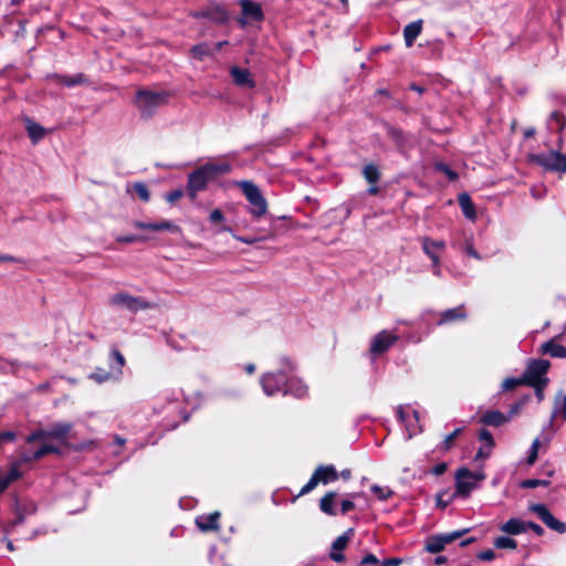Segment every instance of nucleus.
<instances>
[{
  "mask_svg": "<svg viewBox=\"0 0 566 566\" xmlns=\"http://www.w3.org/2000/svg\"><path fill=\"white\" fill-rule=\"evenodd\" d=\"M432 247H438L439 250H443L446 248V243L443 241H434L429 238L422 239V249L424 253L432 260L433 272L436 275H440V259L439 255L432 251Z\"/></svg>",
  "mask_w": 566,
  "mask_h": 566,
  "instance_id": "nucleus-17",
  "label": "nucleus"
},
{
  "mask_svg": "<svg viewBox=\"0 0 566 566\" xmlns=\"http://www.w3.org/2000/svg\"><path fill=\"white\" fill-rule=\"evenodd\" d=\"M17 438L15 433L13 431H3L0 433V441L1 443L4 442H12Z\"/></svg>",
  "mask_w": 566,
  "mask_h": 566,
  "instance_id": "nucleus-46",
  "label": "nucleus"
},
{
  "mask_svg": "<svg viewBox=\"0 0 566 566\" xmlns=\"http://www.w3.org/2000/svg\"><path fill=\"white\" fill-rule=\"evenodd\" d=\"M461 432V429H455L452 433L448 434L444 439L446 449H449L452 441Z\"/></svg>",
  "mask_w": 566,
  "mask_h": 566,
  "instance_id": "nucleus-51",
  "label": "nucleus"
},
{
  "mask_svg": "<svg viewBox=\"0 0 566 566\" xmlns=\"http://www.w3.org/2000/svg\"><path fill=\"white\" fill-rule=\"evenodd\" d=\"M219 516H220L219 512H213L208 515L198 516L196 518V525L201 531H205V532L219 530V524H218Z\"/></svg>",
  "mask_w": 566,
  "mask_h": 566,
  "instance_id": "nucleus-19",
  "label": "nucleus"
},
{
  "mask_svg": "<svg viewBox=\"0 0 566 566\" xmlns=\"http://www.w3.org/2000/svg\"><path fill=\"white\" fill-rule=\"evenodd\" d=\"M128 191H135L139 199L144 202H148L150 193L147 186L143 182H136L128 187Z\"/></svg>",
  "mask_w": 566,
  "mask_h": 566,
  "instance_id": "nucleus-31",
  "label": "nucleus"
},
{
  "mask_svg": "<svg viewBox=\"0 0 566 566\" xmlns=\"http://www.w3.org/2000/svg\"><path fill=\"white\" fill-rule=\"evenodd\" d=\"M485 479L482 470L472 472L461 468L455 473V496L467 497Z\"/></svg>",
  "mask_w": 566,
  "mask_h": 566,
  "instance_id": "nucleus-3",
  "label": "nucleus"
},
{
  "mask_svg": "<svg viewBox=\"0 0 566 566\" xmlns=\"http://www.w3.org/2000/svg\"><path fill=\"white\" fill-rule=\"evenodd\" d=\"M242 12L245 17L253 20L262 19V10L260 4L251 0H241L240 1Z\"/></svg>",
  "mask_w": 566,
  "mask_h": 566,
  "instance_id": "nucleus-23",
  "label": "nucleus"
},
{
  "mask_svg": "<svg viewBox=\"0 0 566 566\" xmlns=\"http://www.w3.org/2000/svg\"><path fill=\"white\" fill-rule=\"evenodd\" d=\"M491 451L492 449L485 448V444H483L475 454V460L478 461L488 459L491 454Z\"/></svg>",
  "mask_w": 566,
  "mask_h": 566,
  "instance_id": "nucleus-45",
  "label": "nucleus"
},
{
  "mask_svg": "<svg viewBox=\"0 0 566 566\" xmlns=\"http://www.w3.org/2000/svg\"><path fill=\"white\" fill-rule=\"evenodd\" d=\"M522 385H526L523 376L520 378H506L502 384V388L504 390H512V389L516 388L517 386H522Z\"/></svg>",
  "mask_w": 566,
  "mask_h": 566,
  "instance_id": "nucleus-37",
  "label": "nucleus"
},
{
  "mask_svg": "<svg viewBox=\"0 0 566 566\" xmlns=\"http://www.w3.org/2000/svg\"><path fill=\"white\" fill-rule=\"evenodd\" d=\"M459 203L462 209L463 214L471 221H475L476 212L475 207L467 193H462L459 196Z\"/></svg>",
  "mask_w": 566,
  "mask_h": 566,
  "instance_id": "nucleus-24",
  "label": "nucleus"
},
{
  "mask_svg": "<svg viewBox=\"0 0 566 566\" xmlns=\"http://www.w3.org/2000/svg\"><path fill=\"white\" fill-rule=\"evenodd\" d=\"M494 546L501 549H515L517 544L516 541L511 537L500 536L494 539Z\"/></svg>",
  "mask_w": 566,
  "mask_h": 566,
  "instance_id": "nucleus-32",
  "label": "nucleus"
},
{
  "mask_svg": "<svg viewBox=\"0 0 566 566\" xmlns=\"http://www.w3.org/2000/svg\"><path fill=\"white\" fill-rule=\"evenodd\" d=\"M237 240L241 241V242H244V243H248V244H251V243H254L256 240L255 239H245V238H242V237H238V235H233Z\"/></svg>",
  "mask_w": 566,
  "mask_h": 566,
  "instance_id": "nucleus-60",
  "label": "nucleus"
},
{
  "mask_svg": "<svg viewBox=\"0 0 566 566\" xmlns=\"http://www.w3.org/2000/svg\"><path fill=\"white\" fill-rule=\"evenodd\" d=\"M167 99V94L156 93L150 91L139 92L137 95V104L144 112H150L154 107L164 104Z\"/></svg>",
  "mask_w": 566,
  "mask_h": 566,
  "instance_id": "nucleus-11",
  "label": "nucleus"
},
{
  "mask_svg": "<svg viewBox=\"0 0 566 566\" xmlns=\"http://www.w3.org/2000/svg\"><path fill=\"white\" fill-rule=\"evenodd\" d=\"M94 444H95L94 441H90L87 443H84V444L77 447L76 450L87 449V448L94 447Z\"/></svg>",
  "mask_w": 566,
  "mask_h": 566,
  "instance_id": "nucleus-63",
  "label": "nucleus"
},
{
  "mask_svg": "<svg viewBox=\"0 0 566 566\" xmlns=\"http://www.w3.org/2000/svg\"><path fill=\"white\" fill-rule=\"evenodd\" d=\"M500 530L510 535H518L526 531V523L520 518H510L501 525Z\"/></svg>",
  "mask_w": 566,
  "mask_h": 566,
  "instance_id": "nucleus-22",
  "label": "nucleus"
},
{
  "mask_svg": "<svg viewBox=\"0 0 566 566\" xmlns=\"http://www.w3.org/2000/svg\"><path fill=\"white\" fill-rule=\"evenodd\" d=\"M527 528H531L532 531H534L537 535H543L544 533V530L536 523H533V522H528L526 523V530Z\"/></svg>",
  "mask_w": 566,
  "mask_h": 566,
  "instance_id": "nucleus-53",
  "label": "nucleus"
},
{
  "mask_svg": "<svg viewBox=\"0 0 566 566\" xmlns=\"http://www.w3.org/2000/svg\"><path fill=\"white\" fill-rule=\"evenodd\" d=\"M212 180L203 166L191 172L188 178L187 191L190 198L195 199L197 193L205 189L208 181Z\"/></svg>",
  "mask_w": 566,
  "mask_h": 566,
  "instance_id": "nucleus-10",
  "label": "nucleus"
},
{
  "mask_svg": "<svg viewBox=\"0 0 566 566\" xmlns=\"http://www.w3.org/2000/svg\"><path fill=\"white\" fill-rule=\"evenodd\" d=\"M398 340V336L388 331H381L374 336L370 344V353L378 355L387 350Z\"/></svg>",
  "mask_w": 566,
  "mask_h": 566,
  "instance_id": "nucleus-12",
  "label": "nucleus"
},
{
  "mask_svg": "<svg viewBox=\"0 0 566 566\" xmlns=\"http://www.w3.org/2000/svg\"><path fill=\"white\" fill-rule=\"evenodd\" d=\"M527 400V398L524 399V401H522L521 403L516 405L514 408H512V411L511 413L512 415H515L518 412L520 408L522 407V405Z\"/></svg>",
  "mask_w": 566,
  "mask_h": 566,
  "instance_id": "nucleus-64",
  "label": "nucleus"
},
{
  "mask_svg": "<svg viewBox=\"0 0 566 566\" xmlns=\"http://www.w3.org/2000/svg\"><path fill=\"white\" fill-rule=\"evenodd\" d=\"M547 482L546 481H542V480H526L522 483V486L524 488H536L538 485H546Z\"/></svg>",
  "mask_w": 566,
  "mask_h": 566,
  "instance_id": "nucleus-49",
  "label": "nucleus"
},
{
  "mask_svg": "<svg viewBox=\"0 0 566 566\" xmlns=\"http://www.w3.org/2000/svg\"><path fill=\"white\" fill-rule=\"evenodd\" d=\"M464 251L468 255H470L474 259H478V260L481 259L480 254L476 252V250L473 248V245L470 242H467Z\"/></svg>",
  "mask_w": 566,
  "mask_h": 566,
  "instance_id": "nucleus-50",
  "label": "nucleus"
},
{
  "mask_svg": "<svg viewBox=\"0 0 566 566\" xmlns=\"http://www.w3.org/2000/svg\"><path fill=\"white\" fill-rule=\"evenodd\" d=\"M532 161L543 166L545 169L554 171H566V155L558 151H549L548 154L533 155Z\"/></svg>",
  "mask_w": 566,
  "mask_h": 566,
  "instance_id": "nucleus-7",
  "label": "nucleus"
},
{
  "mask_svg": "<svg viewBox=\"0 0 566 566\" xmlns=\"http://www.w3.org/2000/svg\"><path fill=\"white\" fill-rule=\"evenodd\" d=\"M261 385L263 387L264 392L268 396H272L275 392H279L281 389H283L286 385V376L282 373L273 374L269 373L265 374L261 379Z\"/></svg>",
  "mask_w": 566,
  "mask_h": 566,
  "instance_id": "nucleus-13",
  "label": "nucleus"
},
{
  "mask_svg": "<svg viewBox=\"0 0 566 566\" xmlns=\"http://www.w3.org/2000/svg\"><path fill=\"white\" fill-rule=\"evenodd\" d=\"M378 563V559L375 555L373 554H368L366 555L363 559H361V564L363 565H367V564H377Z\"/></svg>",
  "mask_w": 566,
  "mask_h": 566,
  "instance_id": "nucleus-56",
  "label": "nucleus"
},
{
  "mask_svg": "<svg viewBox=\"0 0 566 566\" xmlns=\"http://www.w3.org/2000/svg\"><path fill=\"white\" fill-rule=\"evenodd\" d=\"M231 75L235 84L244 87H253L254 82L251 77V73L248 70L233 67L231 70Z\"/></svg>",
  "mask_w": 566,
  "mask_h": 566,
  "instance_id": "nucleus-21",
  "label": "nucleus"
},
{
  "mask_svg": "<svg viewBox=\"0 0 566 566\" xmlns=\"http://www.w3.org/2000/svg\"><path fill=\"white\" fill-rule=\"evenodd\" d=\"M481 420L490 426H500L506 421V418L500 411H490L484 413Z\"/></svg>",
  "mask_w": 566,
  "mask_h": 566,
  "instance_id": "nucleus-29",
  "label": "nucleus"
},
{
  "mask_svg": "<svg viewBox=\"0 0 566 566\" xmlns=\"http://www.w3.org/2000/svg\"><path fill=\"white\" fill-rule=\"evenodd\" d=\"M244 370L248 373V374H253L254 370H255V366L253 364H248L244 366Z\"/></svg>",
  "mask_w": 566,
  "mask_h": 566,
  "instance_id": "nucleus-61",
  "label": "nucleus"
},
{
  "mask_svg": "<svg viewBox=\"0 0 566 566\" xmlns=\"http://www.w3.org/2000/svg\"><path fill=\"white\" fill-rule=\"evenodd\" d=\"M108 303L113 307L129 312H139L150 306L145 298L134 296L127 292H117L113 294L109 297Z\"/></svg>",
  "mask_w": 566,
  "mask_h": 566,
  "instance_id": "nucleus-5",
  "label": "nucleus"
},
{
  "mask_svg": "<svg viewBox=\"0 0 566 566\" xmlns=\"http://www.w3.org/2000/svg\"><path fill=\"white\" fill-rule=\"evenodd\" d=\"M464 317H465V313L462 307L448 310L442 314V317L439 321V324H443L447 322H451V321L460 319V318H464Z\"/></svg>",
  "mask_w": 566,
  "mask_h": 566,
  "instance_id": "nucleus-30",
  "label": "nucleus"
},
{
  "mask_svg": "<svg viewBox=\"0 0 566 566\" xmlns=\"http://www.w3.org/2000/svg\"><path fill=\"white\" fill-rule=\"evenodd\" d=\"M14 260L11 255H0V262H13Z\"/></svg>",
  "mask_w": 566,
  "mask_h": 566,
  "instance_id": "nucleus-62",
  "label": "nucleus"
},
{
  "mask_svg": "<svg viewBox=\"0 0 566 566\" xmlns=\"http://www.w3.org/2000/svg\"><path fill=\"white\" fill-rule=\"evenodd\" d=\"M548 380H542L537 382L526 384L527 386H531L536 391V397L541 401L544 399V388L546 387Z\"/></svg>",
  "mask_w": 566,
  "mask_h": 566,
  "instance_id": "nucleus-39",
  "label": "nucleus"
},
{
  "mask_svg": "<svg viewBox=\"0 0 566 566\" xmlns=\"http://www.w3.org/2000/svg\"><path fill=\"white\" fill-rule=\"evenodd\" d=\"M71 429H72V424L69 422L55 423L46 430L41 429V430H36L33 433H31L25 439V443L30 444L35 441H42L43 444L41 447H43L44 444L54 447L53 444L46 443V441L48 440H56L60 443L66 446L67 444V442H66L67 434L70 433Z\"/></svg>",
  "mask_w": 566,
  "mask_h": 566,
  "instance_id": "nucleus-2",
  "label": "nucleus"
},
{
  "mask_svg": "<svg viewBox=\"0 0 566 566\" xmlns=\"http://www.w3.org/2000/svg\"><path fill=\"white\" fill-rule=\"evenodd\" d=\"M364 176L370 184H376L379 179V171L376 166L367 165L364 168Z\"/></svg>",
  "mask_w": 566,
  "mask_h": 566,
  "instance_id": "nucleus-35",
  "label": "nucleus"
},
{
  "mask_svg": "<svg viewBox=\"0 0 566 566\" xmlns=\"http://www.w3.org/2000/svg\"><path fill=\"white\" fill-rule=\"evenodd\" d=\"M114 356H115L116 360L118 361V364L120 366H123L124 363H125V359H124L123 355L120 353H118V352H115Z\"/></svg>",
  "mask_w": 566,
  "mask_h": 566,
  "instance_id": "nucleus-59",
  "label": "nucleus"
},
{
  "mask_svg": "<svg viewBox=\"0 0 566 566\" xmlns=\"http://www.w3.org/2000/svg\"><path fill=\"white\" fill-rule=\"evenodd\" d=\"M480 440L483 442V444H485V448L493 449L494 440L492 438V434L489 431H486V430L481 431Z\"/></svg>",
  "mask_w": 566,
  "mask_h": 566,
  "instance_id": "nucleus-41",
  "label": "nucleus"
},
{
  "mask_svg": "<svg viewBox=\"0 0 566 566\" xmlns=\"http://www.w3.org/2000/svg\"><path fill=\"white\" fill-rule=\"evenodd\" d=\"M335 497H336L335 492H328L321 499L319 507L325 514H328V515L336 514V511L334 507Z\"/></svg>",
  "mask_w": 566,
  "mask_h": 566,
  "instance_id": "nucleus-28",
  "label": "nucleus"
},
{
  "mask_svg": "<svg viewBox=\"0 0 566 566\" xmlns=\"http://www.w3.org/2000/svg\"><path fill=\"white\" fill-rule=\"evenodd\" d=\"M549 368V361L541 359V360H532L528 363L527 368L523 375L526 384L537 382L542 380H548L545 377Z\"/></svg>",
  "mask_w": 566,
  "mask_h": 566,
  "instance_id": "nucleus-9",
  "label": "nucleus"
},
{
  "mask_svg": "<svg viewBox=\"0 0 566 566\" xmlns=\"http://www.w3.org/2000/svg\"><path fill=\"white\" fill-rule=\"evenodd\" d=\"M548 126L551 129L562 130L564 127V119L562 115L557 112L552 113L548 119Z\"/></svg>",
  "mask_w": 566,
  "mask_h": 566,
  "instance_id": "nucleus-36",
  "label": "nucleus"
},
{
  "mask_svg": "<svg viewBox=\"0 0 566 566\" xmlns=\"http://www.w3.org/2000/svg\"><path fill=\"white\" fill-rule=\"evenodd\" d=\"M439 169L441 171H443L450 179H455L457 178V174L453 172L451 169H449V167L444 166V165H440L439 166Z\"/></svg>",
  "mask_w": 566,
  "mask_h": 566,
  "instance_id": "nucleus-57",
  "label": "nucleus"
},
{
  "mask_svg": "<svg viewBox=\"0 0 566 566\" xmlns=\"http://www.w3.org/2000/svg\"><path fill=\"white\" fill-rule=\"evenodd\" d=\"M398 415H399V417L401 418V420H402V421H406V422H407L406 427H407V430H408V432H409V437H412L413 434H416V433H418V432H420V431H421V428H420V427L416 428L412 423H410V422L406 419V417H405V412H403V410H402V409H399Z\"/></svg>",
  "mask_w": 566,
  "mask_h": 566,
  "instance_id": "nucleus-40",
  "label": "nucleus"
},
{
  "mask_svg": "<svg viewBox=\"0 0 566 566\" xmlns=\"http://www.w3.org/2000/svg\"><path fill=\"white\" fill-rule=\"evenodd\" d=\"M421 30H422V21L421 20L411 22L405 27L403 38H405L407 48L412 46L415 40L420 34Z\"/></svg>",
  "mask_w": 566,
  "mask_h": 566,
  "instance_id": "nucleus-20",
  "label": "nucleus"
},
{
  "mask_svg": "<svg viewBox=\"0 0 566 566\" xmlns=\"http://www.w3.org/2000/svg\"><path fill=\"white\" fill-rule=\"evenodd\" d=\"M542 352L544 354H548L553 357L565 358L566 357V347L556 343L555 340H549L542 345Z\"/></svg>",
  "mask_w": 566,
  "mask_h": 566,
  "instance_id": "nucleus-25",
  "label": "nucleus"
},
{
  "mask_svg": "<svg viewBox=\"0 0 566 566\" xmlns=\"http://www.w3.org/2000/svg\"><path fill=\"white\" fill-rule=\"evenodd\" d=\"M25 128L33 143H38L45 135V129L31 119L25 120Z\"/></svg>",
  "mask_w": 566,
  "mask_h": 566,
  "instance_id": "nucleus-27",
  "label": "nucleus"
},
{
  "mask_svg": "<svg viewBox=\"0 0 566 566\" xmlns=\"http://www.w3.org/2000/svg\"><path fill=\"white\" fill-rule=\"evenodd\" d=\"M138 240H139L138 237H136L134 234L117 235L116 237V241L118 243H125V244L134 243V242H137Z\"/></svg>",
  "mask_w": 566,
  "mask_h": 566,
  "instance_id": "nucleus-43",
  "label": "nucleus"
},
{
  "mask_svg": "<svg viewBox=\"0 0 566 566\" xmlns=\"http://www.w3.org/2000/svg\"><path fill=\"white\" fill-rule=\"evenodd\" d=\"M481 560L490 562L495 558V553L492 549H485L478 556Z\"/></svg>",
  "mask_w": 566,
  "mask_h": 566,
  "instance_id": "nucleus-48",
  "label": "nucleus"
},
{
  "mask_svg": "<svg viewBox=\"0 0 566 566\" xmlns=\"http://www.w3.org/2000/svg\"><path fill=\"white\" fill-rule=\"evenodd\" d=\"M337 479L338 473L333 465H321L315 470L310 481L302 488L300 494L303 495L311 492L319 482L327 484Z\"/></svg>",
  "mask_w": 566,
  "mask_h": 566,
  "instance_id": "nucleus-6",
  "label": "nucleus"
},
{
  "mask_svg": "<svg viewBox=\"0 0 566 566\" xmlns=\"http://www.w3.org/2000/svg\"><path fill=\"white\" fill-rule=\"evenodd\" d=\"M353 536V530L349 528L343 535L338 536L332 544V551L329 553L331 559L334 562L340 563L345 559L342 552L347 547L350 538Z\"/></svg>",
  "mask_w": 566,
  "mask_h": 566,
  "instance_id": "nucleus-15",
  "label": "nucleus"
},
{
  "mask_svg": "<svg viewBox=\"0 0 566 566\" xmlns=\"http://www.w3.org/2000/svg\"><path fill=\"white\" fill-rule=\"evenodd\" d=\"M558 413H562L564 420L566 419V396L563 398L562 403L558 401L556 402L554 416H557Z\"/></svg>",
  "mask_w": 566,
  "mask_h": 566,
  "instance_id": "nucleus-44",
  "label": "nucleus"
},
{
  "mask_svg": "<svg viewBox=\"0 0 566 566\" xmlns=\"http://www.w3.org/2000/svg\"><path fill=\"white\" fill-rule=\"evenodd\" d=\"M530 511L535 513L553 531L560 534L566 532V524L555 518L544 504H532Z\"/></svg>",
  "mask_w": 566,
  "mask_h": 566,
  "instance_id": "nucleus-8",
  "label": "nucleus"
},
{
  "mask_svg": "<svg viewBox=\"0 0 566 566\" xmlns=\"http://www.w3.org/2000/svg\"><path fill=\"white\" fill-rule=\"evenodd\" d=\"M538 449H539V440L535 439L531 446V451H530V454L526 460V463L528 465H532L535 463V461L537 459Z\"/></svg>",
  "mask_w": 566,
  "mask_h": 566,
  "instance_id": "nucleus-38",
  "label": "nucleus"
},
{
  "mask_svg": "<svg viewBox=\"0 0 566 566\" xmlns=\"http://www.w3.org/2000/svg\"><path fill=\"white\" fill-rule=\"evenodd\" d=\"M340 505H342V513H344V514L347 513L348 511L353 510L355 506V504L349 500L343 501Z\"/></svg>",
  "mask_w": 566,
  "mask_h": 566,
  "instance_id": "nucleus-55",
  "label": "nucleus"
},
{
  "mask_svg": "<svg viewBox=\"0 0 566 566\" xmlns=\"http://www.w3.org/2000/svg\"><path fill=\"white\" fill-rule=\"evenodd\" d=\"M239 186L250 202V213L255 218L264 216L268 210V203L260 189L251 181H241Z\"/></svg>",
  "mask_w": 566,
  "mask_h": 566,
  "instance_id": "nucleus-4",
  "label": "nucleus"
},
{
  "mask_svg": "<svg viewBox=\"0 0 566 566\" xmlns=\"http://www.w3.org/2000/svg\"><path fill=\"white\" fill-rule=\"evenodd\" d=\"M467 531L462 532H452L449 534H442L438 536H432L428 538L426 543V549L430 553H439L441 552L444 546L454 539L459 538L462 534H464Z\"/></svg>",
  "mask_w": 566,
  "mask_h": 566,
  "instance_id": "nucleus-14",
  "label": "nucleus"
},
{
  "mask_svg": "<svg viewBox=\"0 0 566 566\" xmlns=\"http://www.w3.org/2000/svg\"><path fill=\"white\" fill-rule=\"evenodd\" d=\"M191 53L196 59L202 60L205 56L211 55L212 50L207 44L202 43L195 45L191 49Z\"/></svg>",
  "mask_w": 566,
  "mask_h": 566,
  "instance_id": "nucleus-33",
  "label": "nucleus"
},
{
  "mask_svg": "<svg viewBox=\"0 0 566 566\" xmlns=\"http://www.w3.org/2000/svg\"><path fill=\"white\" fill-rule=\"evenodd\" d=\"M203 168L208 172L211 179L230 172L231 165L226 160H212L203 165Z\"/></svg>",
  "mask_w": 566,
  "mask_h": 566,
  "instance_id": "nucleus-18",
  "label": "nucleus"
},
{
  "mask_svg": "<svg viewBox=\"0 0 566 566\" xmlns=\"http://www.w3.org/2000/svg\"><path fill=\"white\" fill-rule=\"evenodd\" d=\"M287 387L284 389V392L292 394L296 397H303L307 392V386L303 384L300 379H290V381H286Z\"/></svg>",
  "mask_w": 566,
  "mask_h": 566,
  "instance_id": "nucleus-26",
  "label": "nucleus"
},
{
  "mask_svg": "<svg viewBox=\"0 0 566 566\" xmlns=\"http://www.w3.org/2000/svg\"><path fill=\"white\" fill-rule=\"evenodd\" d=\"M184 192L181 189H176L166 195V200L169 203H174L182 197Z\"/></svg>",
  "mask_w": 566,
  "mask_h": 566,
  "instance_id": "nucleus-42",
  "label": "nucleus"
},
{
  "mask_svg": "<svg viewBox=\"0 0 566 566\" xmlns=\"http://www.w3.org/2000/svg\"><path fill=\"white\" fill-rule=\"evenodd\" d=\"M371 492L377 499L381 501H385L392 495V491L388 486H380L377 484L371 486Z\"/></svg>",
  "mask_w": 566,
  "mask_h": 566,
  "instance_id": "nucleus-34",
  "label": "nucleus"
},
{
  "mask_svg": "<svg viewBox=\"0 0 566 566\" xmlns=\"http://www.w3.org/2000/svg\"><path fill=\"white\" fill-rule=\"evenodd\" d=\"M401 563L400 558H388L381 562V566H399Z\"/></svg>",
  "mask_w": 566,
  "mask_h": 566,
  "instance_id": "nucleus-54",
  "label": "nucleus"
},
{
  "mask_svg": "<svg viewBox=\"0 0 566 566\" xmlns=\"http://www.w3.org/2000/svg\"><path fill=\"white\" fill-rule=\"evenodd\" d=\"M447 470V464L446 463H440V464H437L432 472L436 474V475H440L442 473H444V471Z\"/></svg>",
  "mask_w": 566,
  "mask_h": 566,
  "instance_id": "nucleus-58",
  "label": "nucleus"
},
{
  "mask_svg": "<svg viewBox=\"0 0 566 566\" xmlns=\"http://www.w3.org/2000/svg\"><path fill=\"white\" fill-rule=\"evenodd\" d=\"M56 447L44 444L34 452L27 450L24 447L19 449V459L13 460L10 464L9 472H2L0 470V494L15 480L21 478L20 467L22 464L38 461L49 453H59Z\"/></svg>",
  "mask_w": 566,
  "mask_h": 566,
  "instance_id": "nucleus-1",
  "label": "nucleus"
},
{
  "mask_svg": "<svg viewBox=\"0 0 566 566\" xmlns=\"http://www.w3.org/2000/svg\"><path fill=\"white\" fill-rule=\"evenodd\" d=\"M92 379H95L98 382H103L109 378V374L104 371L102 374L93 373L90 376Z\"/></svg>",
  "mask_w": 566,
  "mask_h": 566,
  "instance_id": "nucleus-52",
  "label": "nucleus"
},
{
  "mask_svg": "<svg viewBox=\"0 0 566 566\" xmlns=\"http://www.w3.org/2000/svg\"><path fill=\"white\" fill-rule=\"evenodd\" d=\"M133 226L136 228V229H140V230H151V231H169V232H172V233H180L181 232V229L179 226L168 221V220H163V221H159V222H142V221H135L133 223Z\"/></svg>",
  "mask_w": 566,
  "mask_h": 566,
  "instance_id": "nucleus-16",
  "label": "nucleus"
},
{
  "mask_svg": "<svg viewBox=\"0 0 566 566\" xmlns=\"http://www.w3.org/2000/svg\"><path fill=\"white\" fill-rule=\"evenodd\" d=\"M211 222L218 223L224 220L223 213L219 209H214L210 212Z\"/></svg>",
  "mask_w": 566,
  "mask_h": 566,
  "instance_id": "nucleus-47",
  "label": "nucleus"
}]
</instances>
